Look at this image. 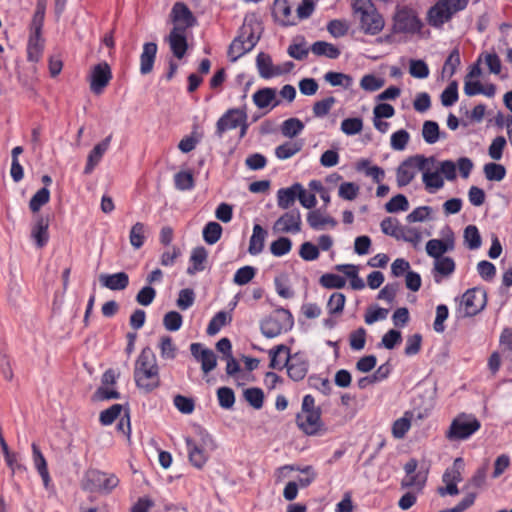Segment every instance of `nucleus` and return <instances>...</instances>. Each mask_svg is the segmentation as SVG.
Wrapping results in <instances>:
<instances>
[{"label":"nucleus","instance_id":"50","mask_svg":"<svg viewBox=\"0 0 512 512\" xmlns=\"http://www.w3.org/2000/svg\"><path fill=\"white\" fill-rule=\"evenodd\" d=\"M324 79L334 87L342 86L344 88H349L352 84V77L341 72L329 71L324 75Z\"/></svg>","mask_w":512,"mask_h":512},{"label":"nucleus","instance_id":"27","mask_svg":"<svg viewBox=\"0 0 512 512\" xmlns=\"http://www.w3.org/2000/svg\"><path fill=\"white\" fill-rule=\"evenodd\" d=\"M285 470L289 471H300L303 475L297 479L298 487L306 488L316 479V472L312 466H306L304 468L295 467L294 465H284L277 469V472L282 474Z\"/></svg>","mask_w":512,"mask_h":512},{"label":"nucleus","instance_id":"9","mask_svg":"<svg viewBox=\"0 0 512 512\" xmlns=\"http://www.w3.org/2000/svg\"><path fill=\"white\" fill-rule=\"evenodd\" d=\"M487 304V295L482 288L468 289L460 298L457 313L459 317H472L480 313Z\"/></svg>","mask_w":512,"mask_h":512},{"label":"nucleus","instance_id":"2","mask_svg":"<svg viewBox=\"0 0 512 512\" xmlns=\"http://www.w3.org/2000/svg\"><path fill=\"white\" fill-rule=\"evenodd\" d=\"M321 415V408L316 406L314 397L307 394L303 397L301 410L296 415L297 427L307 436L323 435L327 428Z\"/></svg>","mask_w":512,"mask_h":512},{"label":"nucleus","instance_id":"54","mask_svg":"<svg viewBox=\"0 0 512 512\" xmlns=\"http://www.w3.org/2000/svg\"><path fill=\"white\" fill-rule=\"evenodd\" d=\"M484 174L489 181H501L506 175V170L503 165L491 162L484 165Z\"/></svg>","mask_w":512,"mask_h":512},{"label":"nucleus","instance_id":"26","mask_svg":"<svg viewBox=\"0 0 512 512\" xmlns=\"http://www.w3.org/2000/svg\"><path fill=\"white\" fill-rule=\"evenodd\" d=\"M44 39L42 34L29 33L27 42V60L30 62H38L43 55Z\"/></svg>","mask_w":512,"mask_h":512},{"label":"nucleus","instance_id":"47","mask_svg":"<svg viewBox=\"0 0 512 512\" xmlns=\"http://www.w3.org/2000/svg\"><path fill=\"white\" fill-rule=\"evenodd\" d=\"M50 200V190L43 187L38 190L30 199L29 208L33 213L38 212L42 206L47 204Z\"/></svg>","mask_w":512,"mask_h":512},{"label":"nucleus","instance_id":"31","mask_svg":"<svg viewBox=\"0 0 512 512\" xmlns=\"http://www.w3.org/2000/svg\"><path fill=\"white\" fill-rule=\"evenodd\" d=\"M267 231L259 224L253 226V232L249 240L248 252L251 255H258L263 251Z\"/></svg>","mask_w":512,"mask_h":512},{"label":"nucleus","instance_id":"20","mask_svg":"<svg viewBox=\"0 0 512 512\" xmlns=\"http://www.w3.org/2000/svg\"><path fill=\"white\" fill-rule=\"evenodd\" d=\"M168 42L173 55L178 59H182L188 48L183 28H180V26H174L168 36Z\"/></svg>","mask_w":512,"mask_h":512},{"label":"nucleus","instance_id":"29","mask_svg":"<svg viewBox=\"0 0 512 512\" xmlns=\"http://www.w3.org/2000/svg\"><path fill=\"white\" fill-rule=\"evenodd\" d=\"M32 457L34 466L41 476L44 486L48 487L51 478L48 471L47 461L36 443H32Z\"/></svg>","mask_w":512,"mask_h":512},{"label":"nucleus","instance_id":"22","mask_svg":"<svg viewBox=\"0 0 512 512\" xmlns=\"http://www.w3.org/2000/svg\"><path fill=\"white\" fill-rule=\"evenodd\" d=\"M101 285L109 290L121 291L128 287L129 276L126 272L114 274H101L99 276Z\"/></svg>","mask_w":512,"mask_h":512},{"label":"nucleus","instance_id":"37","mask_svg":"<svg viewBox=\"0 0 512 512\" xmlns=\"http://www.w3.org/2000/svg\"><path fill=\"white\" fill-rule=\"evenodd\" d=\"M298 189L295 184L288 188H281L277 191V205L281 209H289L297 199Z\"/></svg>","mask_w":512,"mask_h":512},{"label":"nucleus","instance_id":"7","mask_svg":"<svg viewBox=\"0 0 512 512\" xmlns=\"http://www.w3.org/2000/svg\"><path fill=\"white\" fill-rule=\"evenodd\" d=\"M259 37L255 35L252 24L246 21L239 30V35L231 42L228 49V57L231 61H236L257 44Z\"/></svg>","mask_w":512,"mask_h":512},{"label":"nucleus","instance_id":"21","mask_svg":"<svg viewBox=\"0 0 512 512\" xmlns=\"http://www.w3.org/2000/svg\"><path fill=\"white\" fill-rule=\"evenodd\" d=\"M111 139L112 135H108L100 143L96 144L94 148L90 151L84 168L85 174L92 173L96 165H98V163L101 161L103 155L109 148Z\"/></svg>","mask_w":512,"mask_h":512},{"label":"nucleus","instance_id":"36","mask_svg":"<svg viewBox=\"0 0 512 512\" xmlns=\"http://www.w3.org/2000/svg\"><path fill=\"white\" fill-rule=\"evenodd\" d=\"M303 142L301 140L287 141L275 149V156L280 160H286L301 151Z\"/></svg>","mask_w":512,"mask_h":512},{"label":"nucleus","instance_id":"12","mask_svg":"<svg viewBox=\"0 0 512 512\" xmlns=\"http://www.w3.org/2000/svg\"><path fill=\"white\" fill-rule=\"evenodd\" d=\"M112 79V71L107 62H101L96 64L92 70L89 77L90 90L95 95H100L103 93L105 88L108 86Z\"/></svg>","mask_w":512,"mask_h":512},{"label":"nucleus","instance_id":"40","mask_svg":"<svg viewBox=\"0 0 512 512\" xmlns=\"http://www.w3.org/2000/svg\"><path fill=\"white\" fill-rule=\"evenodd\" d=\"M422 172V181L428 192L433 193L444 186V180L439 174V172H430L428 166Z\"/></svg>","mask_w":512,"mask_h":512},{"label":"nucleus","instance_id":"11","mask_svg":"<svg viewBox=\"0 0 512 512\" xmlns=\"http://www.w3.org/2000/svg\"><path fill=\"white\" fill-rule=\"evenodd\" d=\"M247 121V113L240 108L228 109L216 122L215 134L222 138L223 134L232 129H236L241 123Z\"/></svg>","mask_w":512,"mask_h":512},{"label":"nucleus","instance_id":"5","mask_svg":"<svg viewBox=\"0 0 512 512\" xmlns=\"http://www.w3.org/2000/svg\"><path fill=\"white\" fill-rule=\"evenodd\" d=\"M188 458L190 463L201 469L209 458V452L216 449V444L209 434H203L199 439L185 438Z\"/></svg>","mask_w":512,"mask_h":512},{"label":"nucleus","instance_id":"3","mask_svg":"<svg viewBox=\"0 0 512 512\" xmlns=\"http://www.w3.org/2000/svg\"><path fill=\"white\" fill-rule=\"evenodd\" d=\"M469 0H438L427 12V22L434 28H442L459 11L464 10Z\"/></svg>","mask_w":512,"mask_h":512},{"label":"nucleus","instance_id":"56","mask_svg":"<svg viewBox=\"0 0 512 512\" xmlns=\"http://www.w3.org/2000/svg\"><path fill=\"white\" fill-rule=\"evenodd\" d=\"M245 400L254 408L261 409L264 402V393L260 388H248L244 391Z\"/></svg>","mask_w":512,"mask_h":512},{"label":"nucleus","instance_id":"55","mask_svg":"<svg viewBox=\"0 0 512 512\" xmlns=\"http://www.w3.org/2000/svg\"><path fill=\"white\" fill-rule=\"evenodd\" d=\"M385 209L388 213L407 211L409 209V202L405 195L397 194L385 204Z\"/></svg>","mask_w":512,"mask_h":512},{"label":"nucleus","instance_id":"44","mask_svg":"<svg viewBox=\"0 0 512 512\" xmlns=\"http://www.w3.org/2000/svg\"><path fill=\"white\" fill-rule=\"evenodd\" d=\"M304 129V124L298 118H289L281 125V133L283 136L293 138L300 134Z\"/></svg>","mask_w":512,"mask_h":512},{"label":"nucleus","instance_id":"39","mask_svg":"<svg viewBox=\"0 0 512 512\" xmlns=\"http://www.w3.org/2000/svg\"><path fill=\"white\" fill-rule=\"evenodd\" d=\"M147 228L144 223H135L129 233V241L134 249H140L146 241Z\"/></svg>","mask_w":512,"mask_h":512},{"label":"nucleus","instance_id":"23","mask_svg":"<svg viewBox=\"0 0 512 512\" xmlns=\"http://www.w3.org/2000/svg\"><path fill=\"white\" fill-rule=\"evenodd\" d=\"M157 44L155 42H147L143 45L140 55V73L147 75L152 72L157 54Z\"/></svg>","mask_w":512,"mask_h":512},{"label":"nucleus","instance_id":"60","mask_svg":"<svg viewBox=\"0 0 512 512\" xmlns=\"http://www.w3.org/2000/svg\"><path fill=\"white\" fill-rule=\"evenodd\" d=\"M183 324V317L177 311H169L163 317V325L168 331H178Z\"/></svg>","mask_w":512,"mask_h":512},{"label":"nucleus","instance_id":"28","mask_svg":"<svg viewBox=\"0 0 512 512\" xmlns=\"http://www.w3.org/2000/svg\"><path fill=\"white\" fill-rule=\"evenodd\" d=\"M456 268L455 261L448 256L435 259L434 262V280L440 283L443 277L450 276Z\"/></svg>","mask_w":512,"mask_h":512},{"label":"nucleus","instance_id":"33","mask_svg":"<svg viewBox=\"0 0 512 512\" xmlns=\"http://www.w3.org/2000/svg\"><path fill=\"white\" fill-rule=\"evenodd\" d=\"M310 50L317 56H325L329 59H337L341 54V51L337 46L326 41L314 42Z\"/></svg>","mask_w":512,"mask_h":512},{"label":"nucleus","instance_id":"1","mask_svg":"<svg viewBox=\"0 0 512 512\" xmlns=\"http://www.w3.org/2000/svg\"><path fill=\"white\" fill-rule=\"evenodd\" d=\"M133 376L137 388L146 393H150L160 386L157 359L150 347L143 348L138 355Z\"/></svg>","mask_w":512,"mask_h":512},{"label":"nucleus","instance_id":"38","mask_svg":"<svg viewBox=\"0 0 512 512\" xmlns=\"http://www.w3.org/2000/svg\"><path fill=\"white\" fill-rule=\"evenodd\" d=\"M46 11V1L38 0L36 9L32 17V21L29 28V33L42 34Z\"/></svg>","mask_w":512,"mask_h":512},{"label":"nucleus","instance_id":"53","mask_svg":"<svg viewBox=\"0 0 512 512\" xmlns=\"http://www.w3.org/2000/svg\"><path fill=\"white\" fill-rule=\"evenodd\" d=\"M292 249V241L287 237H279L270 245L271 253L276 257L288 254Z\"/></svg>","mask_w":512,"mask_h":512},{"label":"nucleus","instance_id":"17","mask_svg":"<svg viewBox=\"0 0 512 512\" xmlns=\"http://www.w3.org/2000/svg\"><path fill=\"white\" fill-rule=\"evenodd\" d=\"M285 367L288 376L294 381H300L305 378L309 364L299 354L290 355L285 358Z\"/></svg>","mask_w":512,"mask_h":512},{"label":"nucleus","instance_id":"51","mask_svg":"<svg viewBox=\"0 0 512 512\" xmlns=\"http://www.w3.org/2000/svg\"><path fill=\"white\" fill-rule=\"evenodd\" d=\"M319 283L327 289H341L345 286L346 280L340 275L326 273L320 277Z\"/></svg>","mask_w":512,"mask_h":512},{"label":"nucleus","instance_id":"41","mask_svg":"<svg viewBox=\"0 0 512 512\" xmlns=\"http://www.w3.org/2000/svg\"><path fill=\"white\" fill-rule=\"evenodd\" d=\"M307 222L311 228L319 230L322 229L325 225H331L335 227L337 221L329 216H323L319 210H313L307 215Z\"/></svg>","mask_w":512,"mask_h":512},{"label":"nucleus","instance_id":"62","mask_svg":"<svg viewBox=\"0 0 512 512\" xmlns=\"http://www.w3.org/2000/svg\"><path fill=\"white\" fill-rule=\"evenodd\" d=\"M367 332L363 327L352 331L349 335V345L354 351H360L365 347Z\"/></svg>","mask_w":512,"mask_h":512},{"label":"nucleus","instance_id":"61","mask_svg":"<svg viewBox=\"0 0 512 512\" xmlns=\"http://www.w3.org/2000/svg\"><path fill=\"white\" fill-rule=\"evenodd\" d=\"M380 227L384 234L397 239L399 233L401 232L402 225L396 218L386 217L382 220Z\"/></svg>","mask_w":512,"mask_h":512},{"label":"nucleus","instance_id":"45","mask_svg":"<svg viewBox=\"0 0 512 512\" xmlns=\"http://www.w3.org/2000/svg\"><path fill=\"white\" fill-rule=\"evenodd\" d=\"M207 259V251L204 247H197L192 251L190 261L192 266L188 268L189 274L204 270L203 263Z\"/></svg>","mask_w":512,"mask_h":512},{"label":"nucleus","instance_id":"64","mask_svg":"<svg viewBox=\"0 0 512 512\" xmlns=\"http://www.w3.org/2000/svg\"><path fill=\"white\" fill-rule=\"evenodd\" d=\"M346 302V297L341 292H334L330 296L327 309L329 314H340L342 313Z\"/></svg>","mask_w":512,"mask_h":512},{"label":"nucleus","instance_id":"57","mask_svg":"<svg viewBox=\"0 0 512 512\" xmlns=\"http://www.w3.org/2000/svg\"><path fill=\"white\" fill-rule=\"evenodd\" d=\"M459 98L458 94V83L457 81H452L449 83V85L445 88V90L441 94V103L445 107L452 106L454 103L457 102Z\"/></svg>","mask_w":512,"mask_h":512},{"label":"nucleus","instance_id":"24","mask_svg":"<svg viewBox=\"0 0 512 512\" xmlns=\"http://www.w3.org/2000/svg\"><path fill=\"white\" fill-rule=\"evenodd\" d=\"M49 219L38 216L31 230V237L38 248L44 247L49 240Z\"/></svg>","mask_w":512,"mask_h":512},{"label":"nucleus","instance_id":"10","mask_svg":"<svg viewBox=\"0 0 512 512\" xmlns=\"http://www.w3.org/2000/svg\"><path fill=\"white\" fill-rule=\"evenodd\" d=\"M87 487L92 491L110 493L119 484V478L115 474L91 470L87 473Z\"/></svg>","mask_w":512,"mask_h":512},{"label":"nucleus","instance_id":"46","mask_svg":"<svg viewBox=\"0 0 512 512\" xmlns=\"http://www.w3.org/2000/svg\"><path fill=\"white\" fill-rule=\"evenodd\" d=\"M222 235V227L219 223L211 221L208 222L203 228V238L204 241L213 245L219 241Z\"/></svg>","mask_w":512,"mask_h":512},{"label":"nucleus","instance_id":"42","mask_svg":"<svg viewBox=\"0 0 512 512\" xmlns=\"http://www.w3.org/2000/svg\"><path fill=\"white\" fill-rule=\"evenodd\" d=\"M464 460L462 458H456L451 467H448L443 474V482H455L459 483L462 481V471L464 470Z\"/></svg>","mask_w":512,"mask_h":512},{"label":"nucleus","instance_id":"63","mask_svg":"<svg viewBox=\"0 0 512 512\" xmlns=\"http://www.w3.org/2000/svg\"><path fill=\"white\" fill-rule=\"evenodd\" d=\"M122 409L121 404H113L108 409L103 410L99 416L100 423L104 426L111 425L120 416Z\"/></svg>","mask_w":512,"mask_h":512},{"label":"nucleus","instance_id":"34","mask_svg":"<svg viewBox=\"0 0 512 512\" xmlns=\"http://www.w3.org/2000/svg\"><path fill=\"white\" fill-rule=\"evenodd\" d=\"M269 356V367L280 370L285 366V358L290 357V349L286 345L280 344L269 351Z\"/></svg>","mask_w":512,"mask_h":512},{"label":"nucleus","instance_id":"32","mask_svg":"<svg viewBox=\"0 0 512 512\" xmlns=\"http://www.w3.org/2000/svg\"><path fill=\"white\" fill-rule=\"evenodd\" d=\"M256 66L260 77L264 79H271L276 77V65L273 64L272 58L269 54L261 52L256 57Z\"/></svg>","mask_w":512,"mask_h":512},{"label":"nucleus","instance_id":"35","mask_svg":"<svg viewBox=\"0 0 512 512\" xmlns=\"http://www.w3.org/2000/svg\"><path fill=\"white\" fill-rule=\"evenodd\" d=\"M427 482V472L418 471L413 474L405 475L401 480V488H414L417 493L421 492Z\"/></svg>","mask_w":512,"mask_h":512},{"label":"nucleus","instance_id":"18","mask_svg":"<svg viewBox=\"0 0 512 512\" xmlns=\"http://www.w3.org/2000/svg\"><path fill=\"white\" fill-rule=\"evenodd\" d=\"M359 20L361 29L368 35H376L384 27V19L376 9L360 15Z\"/></svg>","mask_w":512,"mask_h":512},{"label":"nucleus","instance_id":"58","mask_svg":"<svg viewBox=\"0 0 512 512\" xmlns=\"http://www.w3.org/2000/svg\"><path fill=\"white\" fill-rule=\"evenodd\" d=\"M363 129V120L359 117L346 118L341 122V131L349 136L360 133Z\"/></svg>","mask_w":512,"mask_h":512},{"label":"nucleus","instance_id":"16","mask_svg":"<svg viewBox=\"0 0 512 512\" xmlns=\"http://www.w3.org/2000/svg\"><path fill=\"white\" fill-rule=\"evenodd\" d=\"M171 18L175 26H180L185 31L193 27L197 20L189 7L183 2H176L171 10Z\"/></svg>","mask_w":512,"mask_h":512},{"label":"nucleus","instance_id":"25","mask_svg":"<svg viewBox=\"0 0 512 512\" xmlns=\"http://www.w3.org/2000/svg\"><path fill=\"white\" fill-rule=\"evenodd\" d=\"M253 102L254 104L260 108H266L269 105H272V108L280 105V100L276 99V89L266 87L257 90L253 94Z\"/></svg>","mask_w":512,"mask_h":512},{"label":"nucleus","instance_id":"6","mask_svg":"<svg viewBox=\"0 0 512 512\" xmlns=\"http://www.w3.org/2000/svg\"><path fill=\"white\" fill-rule=\"evenodd\" d=\"M480 428L481 423L473 414L460 413L452 420L445 436L450 441L466 440Z\"/></svg>","mask_w":512,"mask_h":512},{"label":"nucleus","instance_id":"8","mask_svg":"<svg viewBox=\"0 0 512 512\" xmlns=\"http://www.w3.org/2000/svg\"><path fill=\"white\" fill-rule=\"evenodd\" d=\"M434 162V158H426L423 155L410 156L398 166L396 170V182L398 187L409 185L418 171H424L427 164Z\"/></svg>","mask_w":512,"mask_h":512},{"label":"nucleus","instance_id":"43","mask_svg":"<svg viewBox=\"0 0 512 512\" xmlns=\"http://www.w3.org/2000/svg\"><path fill=\"white\" fill-rule=\"evenodd\" d=\"M464 243L470 250L481 247L482 239L478 228L475 225H468L464 230Z\"/></svg>","mask_w":512,"mask_h":512},{"label":"nucleus","instance_id":"30","mask_svg":"<svg viewBox=\"0 0 512 512\" xmlns=\"http://www.w3.org/2000/svg\"><path fill=\"white\" fill-rule=\"evenodd\" d=\"M414 419V412L413 411H405L403 416L396 419L391 428L392 436L395 439H402L405 437L407 432L411 428L412 420Z\"/></svg>","mask_w":512,"mask_h":512},{"label":"nucleus","instance_id":"49","mask_svg":"<svg viewBox=\"0 0 512 512\" xmlns=\"http://www.w3.org/2000/svg\"><path fill=\"white\" fill-rule=\"evenodd\" d=\"M175 187L180 191L191 190L195 186L193 174L190 171H180L174 175Z\"/></svg>","mask_w":512,"mask_h":512},{"label":"nucleus","instance_id":"14","mask_svg":"<svg viewBox=\"0 0 512 512\" xmlns=\"http://www.w3.org/2000/svg\"><path fill=\"white\" fill-rule=\"evenodd\" d=\"M302 218L298 209H291L281 215L273 224L275 233L297 234L301 231Z\"/></svg>","mask_w":512,"mask_h":512},{"label":"nucleus","instance_id":"19","mask_svg":"<svg viewBox=\"0 0 512 512\" xmlns=\"http://www.w3.org/2000/svg\"><path fill=\"white\" fill-rule=\"evenodd\" d=\"M272 15L282 26L296 24L295 17L292 15V0H275Z\"/></svg>","mask_w":512,"mask_h":512},{"label":"nucleus","instance_id":"59","mask_svg":"<svg viewBox=\"0 0 512 512\" xmlns=\"http://www.w3.org/2000/svg\"><path fill=\"white\" fill-rule=\"evenodd\" d=\"M439 125L434 121H425L422 128V136L426 143L434 144L439 139Z\"/></svg>","mask_w":512,"mask_h":512},{"label":"nucleus","instance_id":"52","mask_svg":"<svg viewBox=\"0 0 512 512\" xmlns=\"http://www.w3.org/2000/svg\"><path fill=\"white\" fill-rule=\"evenodd\" d=\"M160 356L166 360H173L177 355V347L170 336H163L160 339Z\"/></svg>","mask_w":512,"mask_h":512},{"label":"nucleus","instance_id":"15","mask_svg":"<svg viewBox=\"0 0 512 512\" xmlns=\"http://www.w3.org/2000/svg\"><path fill=\"white\" fill-rule=\"evenodd\" d=\"M454 248L455 236L449 227L446 228V233L443 234L442 239H431L426 243V252L434 259L445 257L444 254L453 251Z\"/></svg>","mask_w":512,"mask_h":512},{"label":"nucleus","instance_id":"4","mask_svg":"<svg viewBox=\"0 0 512 512\" xmlns=\"http://www.w3.org/2000/svg\"><path fill=\"white\" fill-rule=\"evenodd\" d=\"M294 320L289 310L279 308L260 322V330L264 337L272 339L293 327Z\"/></svg>","mask_w":512,"mask_h":512},{"label":"nucleus","instance_id":"13","mask_svg":"<svg viewBox=\"0 0 512 512\" xmlns=\"http://www.w3.org/2000/svg\"><path fill=\"white\" fill-rule=\"evenodd\" d=\"M394 28L397 32L416 33L422 28V23L412 9L402 8L395 14Z\"/></svg>","mask_w":512,"mask_h":512},{"label":"nucleus","instance_id":"48","mask_svg":"<svg viewBox=\"0 0 512 512\" xmlns=\"http://www.w3.org/2000/svg\"><path fill=\"white\" fill-rule=\"evenodd\" d=\"M460 63V53L459 50L455 48L450 52L449 56L445 60L442 69V74L446 75L449 78L452 77L456 73V70L459 67Z\"/></svg>","mask_w":512,"mask_h":512}]
</instances>
